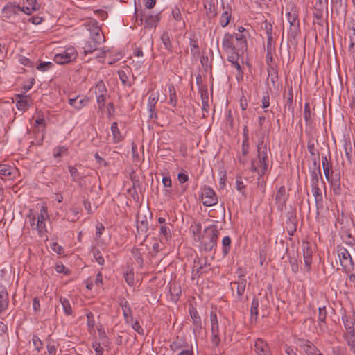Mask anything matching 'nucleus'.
Returning a JSON list of instances; mask_svg holds the SVG:
<instances>
[{"label":"nucleus","instance_id":"obj_34","mask_svg":"<svg viewBox=\"0 0 355 355\" xmlns=\"http://www.w3.org/2000/svg\"><path fill=\"white\" fill-rule=\"evenodd\" d=\"M323 12L324 8L318 4L317 6L313 7V15L315 19H317V24L320 26H323Z\"/></svg>","mask_w":355,"mask_h":355},{"label":"nucleus","instance_id":"obj_38","mask_svg":"<svg viewBox=\"0 0 355 355\" xmlns=\"http://www.w3.org/2000/svg\"><path fill=\"white\" fill-rule=\"evenodd\" d=\"M243 55H227V60L232 63V66L234 67L239 73H243L241 65L239 62V59L242 58Z\"/></svg>","mask_w":355,"mask_h":355},{"label":"nucleus","instance_id":"obj_7","mask_svg":"<svg viewBox=\"0 0 355 355\" xmlns=\"http://www.w3.org/2000/svg\"><path fill=\"white\" fill-rule=\"evenodd\" d=\"M210 322H211V342L214 347H218L220 343V331L218 318L216 313L211 311L210 313Z\"/></svg>","mask_w":355,"mask_h":355},{"label":"nucleus","instance_id":"obj_37","mask_svg":"<svg viewBox=\"0 0 355 355\" xmlns=\"http://www.w3.org/2000/svg\"><path fill=\"white\" fill-rule=\"evenodd\" d=\"M259 300L257 297H254L252 300L251 303V307H250V318L251 320H257L259 311H258V307H259Z\"/></svg>","mask_w":355,"mask_h":355},{"label":"nucleus","instance_id":"obj_39","mask_svg":"<svg viewBox=\"0 0 355 355\" xmlns=\"http://www.w3.org/2000/svg\"><path fill=\"white\" fill-rule=\"evenodd\" d=\"M15 171V168L11 167L8 165H0V175L1 178L7 177L8 178H12V175H13Z\"/></svg>","mask_w":355,"mask_h":355},{"label":"nucleus","instance_id":"obj_52","mask_svg":"<svg viewBox=\"0 0 355 355\" xmlns=\"http://www.w3.org/2000/svg\"><path fill=\"white\" fill-rule=\"evenodd\" d=\"M93 257L99 265H103L105 263L102 253L98 249H94L92 251Z\"/></svg>","mask_w":355,"mask_h":355},{"label":"nucleus","instance_id":"obj_21","mask_svg":"<svg viewBox=\"0 0 355 355\" xmlns=\"http://www.w3.org/2000/svg\"><path fill=\"white\" fill-rule=\"evenodd\" d=\"M311 191L315 198L316 209H322L323 208V196L319 185L311 186Z\"/></svg>","mask_w":355,"mask_h":355},{"label":"nucleus","instance_id":"obj_25","mask_svg":"<svg viewBox=\"0 0 355 355\" xmlns=\"http://www.w3.org/2000/svg\"><path fill=\"white\" fill-rule=\"evenodd\" d=\"M170 226L172 227L171 223L162 225L159 227V237L160 241L163 242L165 240L168 242L171 239V231Z\"/></svg>","mask_w":355,"mask_h":355},{"label":"nucleus","instance_id":"obj_23","mask_svg":"<svg viewBox=\"0 0 355 355\" xmlns=\"http://www.w3.org/2000/svg\"><path fill=\"white\" fill-rule=\"evenodd\" d=\"M21 10V7L13 3H7L2 10L5 17L9 18L12 15H17Z\"/></svg>","mask_w":355,"mask_h":355},{"label":"nucleus","instance_id":"obj_57","mask_svg":"<svg viewBox=\"0 0 355 355\" xmlns=\"http://www.w3.org/2000/svg\"><path fill=\"white\" fill-rule=\"evenodd\" d=\"M96 101L98 103V109L100 110H102L105 107L107 94H104V95L101 94V95H96Z\"/></svg>","mask_w":355,"mask_h":355},{"label":"nucleus","instance_id":"obj_20","mask_svg":"<svg viewBox=\"0 0 355 355\" xmlns=\"http://www.w3.org/2000/svg\"><path fill=\"white\" fill-rule=\"evenodd\" d=\"M89 99L86 96H77L69 99V104L76 110H80L87 106Z\"/></svg>","mask_w":355,"mask_h":355},{"label":"nucleus","instance_id":"obj_54","mask_svg":"<svg viewBox=\"0 0 355 355\" xmlns=\"http://www.w3.org/2000/svg\"><path fill=\"white\" fill-rule=\"evenodd\" d=\"M36 230H37L39 234L42 236L46 232L45 222L40 220V219H37Z\"/></svg>","mask_w":355,"mask_h":355},{"label":"nucleus","instance_id":"obj_3","mask_svg":"<svg viewBox=\"0 0 355 355\" xmlns=\"http://www.w3.org/2000/svg\"><path fill=\"white\" fill-rule=\"evenodd\" d=\"M286 17L290 25L288 34L295 38L300 33V26L298 10L293 2H288L286 6Z\"/></svg>","mask_w":355,"mask_h":355},{"label":"nucleus","instance_id":"obj_59","mask_svg":"<svg viewBox=\"0 0 355 355\" xmlns=\"http://www.w3.org/2000/svg\"><path fill=\"white\" fill-rule=\"evenodd\" d=\"M32 341H33V345L35 347V349L37 352H40L42 347V343L40 338L37 336L34 335L33 336Z\"/></svg>","mask_w":355,"mask_h":355},{"label":"nucleus","instance_id":"obj_12","mask_svg":"<svg viewBox=\"0 0 355 355\" xmlns=\"http://www.w3.org/2000/svg\"><path fill=\"white\" fill-rule=\"evenodd\" d=\"M300 347L306 355H322L319 349L310 340L306 339H300Z\"/></svg>","mask_w":355,"mask_h":355},{"label":"nucleus","instance_id":"obj_50","mask_svg":"<svg viewBox=\"0 0 355 355\" xmlns=\"http://www.w3.org/2000/svg\"><path fill=\"white\" fill-rule=\"evenodd\" d=\"M95 89H96V92H95L96 95L107 94V89H106L105 85L103 80H100L96 83Z\"/></svg>","mask_w":355,"mask_h":355},{"label":"nucleus","instance_id":"obj_41","mask_svg":"<svg viewBox=\"0 0 355 355\" xmlns=\"http://www.w3.org/2000/svg\"><path fill=\"white\" fill-rule=\"evenodd\" d=\"M267 71L268 73V78H270L273 86H275L279 79L277 69L271 64H269V67L267 68Z\"/></svg>","mask_w":355,"mask_h":355},{"label":"nucleus","instance_id":"obj_18","mask_svg":"<svg viewBox=\"0 0 355 355\" xmlns=\"http://www.w3.org/2000/svg\"><path fill=\"white\" fill-rule=\"evenodd\" d=\"M302 250L305 267L309 271L311 269L312 263V249L309 242H303Z\"/></svg>","mask_w":355,"mask_h":355},{"label":"nucleus","instance_id":"obj_2","mask_svg":"<svg viewBox=\"0 0 355 355\" xmlns=\"http://www.w3.org/2000/svg\"><path fill=\"white\" fill-rule=\"evenodd\" d=\"M257 158L252 159L251 161V171L257 172L259 179L263 176L268 168V153L270 152L267 146V144L264 141V137L259 139L257 144Z\"/></svg>","mask_w":355,"mask_h":355},{"label":"nucleus","instance_id":"obj_31","mask_svg":"<svg viewBox=\"0 0 355 355\" xmlns=\"http://www.w3.org/2000/svg\"><path fill=\"white\" fill-rule=\"evenodd\" d=\"M168 88V96L169 100L168 103L173 106V107H176L178 103V96L176 93V89L174 85L172 83H170L167 85Z\"/></svg>","mask_w":355,"mask_h":355},{"label":"nucleus","instance_id":"obj_45","mask_svg":"<svg viewBox=\"0 0 355 355\" xmlns=\"http://www.w3.org/2000/svg\"><path fill=\"white\" fill-rule=\"evenodd\" d=\"M60 303L62 304V309L64 310V313L67 315H71L73 313V310L71 306V304L68 299L61 297L60 299Z\"/></svg>","mask_w":355,"mask_h":355},{"label":"nucleus","instance_id":"obj_13","mask_svg":"<svg viewBox=\"0 0 355 355\" xmlns=\"http://www.w3.org/2000/svg\"><path fill=\"white\" fill-rule=\"evenodd\" d=\"M89 30L91 33V38L96 40V43H103L105 42V37L101 33V29L98 23L96 20H92L89 23Z\"/></svg>","mask_w":355,"mask_h":355},{"label":"nucleus","instance_id":"obj_58","mask_svg":"<svg viewBox=\"0 0 355 355\" xmlns=\"http://www.w3.org/2000/svg\"><path fill=\"white\" fill-rule=\"evenodd\" d=\"M51 248L53 251H54L59 255H62L64 252L63 248L59 244H58L56 242H53L51 243Z\"/></svg>","mask_w":355,"mask_h":355},{"label":"nucleus","instance_id":"obj_26","mask_svg":"<svg viewBox=\"0 0 355 355\" xmlns=\"http://www.w3.org/2000/svg\"><path fill=\"white\" fill-rule=\"evenodd\" d=\"M101 44V43H96V40L90 37L83 46V52L85 55L94 53Z\"/></svg>","mask_w":355,"mask_h":355},{"label":"nucleus","instance_id":"obj_48","mask_svg":"<svg viewBox=\"0 0 355 355\" xmlns=\"http://www.w3.org/2000/svg\"><path fill=\"white\" fill-rule=\"evenodd\" d=\"M318 324L320 326V328L322 329V323L325 322L326 318H327V310L326 307H320L318 309Z\"/></svg>","mask_w":355,"mask_h":355},{"label":"nucleus","instance_id":"obj_56","mask_svg":"<svg viewBox=\"0 0 355 355\" xmlns=\"http://www.w3.org/2000/svg\"><path fill=\"white\" fill-rule=\"evenodd\" d=\"M124 279L129 286H132L134 285V272L132 270L124 274Z\"/></svg>","mask_w":355,"mask_h":355},{"label":"nucleus","instance_id":"obj_32","mask_svg":"<svg viewBox=\"0 0 355 355\" xmlns=\"http://www.w3.org/2000/svg\"><path fill=\"white\" fill-rule=\"evenodd\" d=\"M322 165L323 168V171L324 176L327 180H329L331 178V171H332V164L331 162H329L327 157L322 156Z\"/></svg>","mask_w":355,"mask_h":355},{"label":"nucleus","instance_id":"obj_61","mask_svg":"<svg viewBox=\"0 0 355 355\" xmlns=\"http://www.w3.org/2000/svg\"><path fill=\"white\" fill-rule=\"evenodd\" d=\"M191 51L193 54H196L199 51L198 43L196 40L191 39L189 42Z\"/></svg>","mask_w":355,"mask_h":355},{"label":"nucleus","instance_id":"obj_51","mask_svg":"<svg viewBox=\"0 0 355 355\" xmlns=\"http://www.w3.org/2000/svg\"><path fill=\"white\" fill-rule=\"evenodd\" d=\"M231 239L230 236H226L222 240L223 244V252L224 255H226L230 252V248L231 245Z\"/></svg>","mask_w":355,"mask_h":355},{"label":"nucleus","instance_id":"obj_4","mask_svg":"<svg viewBox=\"0 0 355 355\" xmlns=\"http://www.w3.org/2000/svg\"><path fill=\"white\" fill-rule=\"evenodd\" d=\"M219 231L216 225H211L204 230L203 234L199 239L205 251H211L216 246Z\"/></svg>","mask_w":355,"mask_h":355},{"label":"nucleus","instance_id":"obj_30","mask_svg":"<svg viewBox=\"0 0 355 355\" xmlns=\"http://www.w3.org/2000/svg\"><path fill=\"white\" fill-rule=\"evenodd\" d=\"M160 21L159 13L155 15H148L145 18L144 27L148 28H155Z\"/></svg>","mask_w":355,"mask_h":355},{"label":"nucleus","instance_id":"obj_22","mask_svg":"<svg viewBox=\"0 0 355 355\" xmlns=\"http://www.w3.org/2000/svg\"><path fill=\"white\" fill-rule=\"evenodd\" d=\"M297 219L295 214L291 213L286 220V229L290 236H293L297 230Z\"/></svg>","mask_w":355,"mask_h":355},{"label":"nucleus","instance_id":"obj_17","mask_svg":"<svg viewBox=\"0 0 355 355\" xmlns=\"http://www.w3.org/2000/svg\"><path fill=\"white\" fill-rule=\"evenodd\" d=\"M246 284L247 280L243 275H239L238 280L234 281L230 284L232 291H234V288L236 286V294L239 300H241L242 296L245 292Z\"/></svg>","mask_w":355,"mask_h":355},{"label":"nucleus","instance_id":"obj_47","mask_svg":"<svg viewBox=\"0 0 355 355\" xmlns=\"http://www.w3.org/2000/svg\"><path fill=\"white\" fill-rule=\"evenodd\" d=\"M304 118L306 121V125H310L313 121L311 117V112L310 109V105L309 103H306L304 105Z\"/></svg>","mask_w":355,"mask_h":355},{"label":"nucleus","instance_id":"obj_16","mask_svg":"<svg viewBox=\"0 0 355 355\" xmlns=\"http://www.w3.org/2000/svg\"><path fill=\"white\" fill-rule=\"evenodd\" d=\"M311 176V186L319 185L320 179H322V173L320 170V164L315 159L313 162V167L310 170Z\"/></svg>","mask_w":355,"mask_h":355},{"label":"nucleus","instance_id":"obj_60","mask_svg":"<svg viewBox=\"0 0 355 355\" xmlns=\"http://www.w3.org/2000/svg\"><path fill=\"white\" fill-rule=\"evenodd\" d=\"M46 217H48L47 208L45 206H42L40 214L37 216V217H36V219H40V220L45 221Z\"/></svg>","mask_w":355,"mask_h":355},{"label":"nucleus","instance_id":"obj_28","mask_svg":"<svg viewBox=\"0 0 355 355\" xmlns=\"http://www.w3.org/2000/svg\"><path fill=\"white\" fill-rule=\"evenodd\" d=\"M8 295L6 289L0 286V313L6 310L8 306Z\"/></svg>","mask_w":355,"mask_h":355},{"label":"nucleus","instance_id":"obj_15","mask_svg":"<svg viewBox=\"0 0 355 355\" xmlns=\"http://www.w3.org/2000/svg\"><path fill=\"white\" fill-rule=\"evenodd\" d=\"M330 184V187L335 196H340L342 193V189L340 184V173H334L331 171V178L327 180Z\"/></svg>","mask_w":355,"mask_h":355},{"label":"nucleus","instance_id":"obj_64","mask_svg":"<svg viewBox=\"0 0 355 355\" xmlns=\"http://www.w3.org/2000/svg\"><path fill=\"white\" fill-rule=\"evenodd\" d=\"M332 353L333 355H345V349L340 346H336L332 347Z\"/></svg>","mask_w":355,"mask_h":355},{"label":"nucleus","instance_id":"obj_29","mask_svg":"<svg viewBox=\"0 0 355 355\" xmlns=\"http://www.w3.org/2000/svg\"><path fill=\"white\" fill-rule=\"evenodd\" d=\"M172 16L174 20L177 21L176 30H182L185 28L186 24L182 19L180 9L176 7L172 10Z\"/></svg>","mask_w":355,"mask_h":355},{"label":"nucleus","instance_id":"obj_19","mask_svg":"<svg viewBox=\"0 0 355 355\" xmlns=\"http://www.w3.org/2000/svg\"><path fill=\"white\" fill-rule=\"evenodd\" d=\"M286 200V188L284 186H281L275 195V202L279 209L282 210L285 207Z\"/></svg>","mask_w":355,"mask_h":355},{"label":"nucleus","instance_id":"obj_5","mask_svg":"<svg viewBox=\"0 0 355 355\" xmlns=\"http://www.w3.org/2000/svg\"><path fill=\"white\" fill-rule=\"evenodd\" d=\"M336 252L343 272L347 274L352 272L355 263L348 250L342 245H338Z\"/></svg>","mask_w":355,"mask_h":355},{"label":"nucleus","instance_id":"obj_49","mask_svg":"<svg viewBox=\"0 0 355 355\" xmlns=\"http://www.w3.org/2000/svg\"><path fill=\"white\" fill-rule=\"evenodd\" d=\"M231 18V12L229 10L223 12L220 17V24L222 27H225L230 22Z\"/></svg>","mask_w":355,"mask_h":355},{"label":"nucleus","instance_id":"obj_43","mask_svg":"<svg viewBox=\"0 0 355 355\" xmlns=\"http://www.w3.org/2000/svg\"><path fill=\"white\" fill-rule=\"evenodd\" d=\"M348 347L350 350L355 354V334H345L343 336Z\"/></svg>","mask_w":355,"mask_h":355},{"label":"nucleus","instance_id":"obj_36","mask_svg":"<svg viewBox=\"0 0 355 355\" xmlns=\"http://www.w3.org/2000/svg\"><path fill=\"white\" fill-rule=\"evenodd\" d=\"M111 132L113 137L114 143H119L123 140V137L118 128V123L114 122L111 125Z\"/></svg>","mask_w":355,"mask_h":355},{"label":"nucleus","instance_id":"obj_42","mask_svg":"<svg viewBox=\"0 0 355 355\" xmlns=\"http://www.w3.org/2000/svg\"><path fill=\"white\" fill-rule=\"evenodd\" d=\"M285 98V108L288 110H293V92L292 87H290Z\"/></svg>","mask_w":355,"mask_h":355},{"label":"nucleus","instance_id":"obj_27","mask_svg":"<svg viewBox=\"0 0 355 355\" xmlns=\"http://www.w3.org/2000/svg\"><path fill=\"white\" fill-rule=\"evenodd\" d=\"M121 306L123 309V314L125 318V322L127 323L130 322V321H132L133 317H132V312L131 307L127 300H123L121 303Z\"/></svg>","mask_w":355,"mask_h":355},{"label":"nucleus","instance_id":"obj_14","mask_svg":"<svg viewBox=\"0 0 355 355\" xmlns=\"http://www.w3.org/2000/svg\"><path fill=\"white\" fill-rule=\"evenodd\" d=\"M254 349L257 355H272L270 346L268 343L262 338L255 340Z\"/></svg>","mask_w":355,"mask_h":355},{"label":"nucleus","instance_id":"obj_44","mask_svg":"<svg viewBox=\"0 0 355 355\" xmlns=\"http://www.w3.org/2000/svg\"><path fill=\"white\" fill-rule=\"evenodd\" d=\"M204 7L206 9L207 15L210 17H214L217 15L214 3L212 1H207L204 4Z\"/></svg>","mask_w":355,"mask_h":355},{"label":"nucleus","instance_id":"obj_1","mask_svg":"<svg viewBox=\"0 0 355 355\" xmlns=\"http://www.w3.org/2000/svg\"><path fill=\"white\" fill-rule=\"evenodd\" d=\"M248 31L242 26L238 28V33L235 34L225 33L222 40V47L227 55H244L248 50Z\"/></svg>","mask_w":355,"mask_h":355},{"label":"nucleus","instance_id":"obj_63","mask_svg":"<svg viewBox=\"0 0 355 355\" xmlns=\"http://www.w3.org/2000/svg\"><path fill=\"white\" fill-rule=\"evenodd\" d=\"M68 168L72 180L73 181H76L79 178V172L78 171L77 168L71 166H69Z\"/></svg>","mask_w":355,"mask_h":355},{"label":"nucleus","instance_id":"obj_9","mask_svg":"<svg viewBox=\"0 0 355 355\" xmlns=\"http://www.w3.org/2000/svg\"><path fill=\"white\" fill-rule=\"evenodd\" d=\"M202 204L205 206L210 207L218 202V197L215 191L209 187H205L201 195Z\"/></svg>","mask_w":355,"mask_h":355},{"label":"nucleus","instance_id":"obj_46","mask_svg":"<svg viewBox=\"0 0 355 355\" xmlns=\"http://www.w3.org/2000/svg\"><path fill=\"white\" fill-rule=\"evenodd\" d=\"M68 148L65 146H58L53 148V155L54 157H60L67 155Z\"/></svg>","mask_w":355,"mask_h":355},{"label":"nucleus","instance_id":"obj_53","mask_svg":"<svg viewBox=\"0 0 355 355\" xmlns=\"http://www.w3.org/2000/svg\"><path fill=\"white\" fill-rule=\"evenodd\" d=\"M158 97H159L158 93L152 94L151 95H150L148 97V105H147L148 107H150V110L153 107H155V105L157 104V103L158 101Z\"/></svg>","mask_w":355,"mask_h":355},{"label":"nucleus","instance_id":"obj_24","mask_svg":"<svg viewBox=\"0 0 355 355\" xmlns=\"http://www.w3.org/2000/svg\"><path fill=\"white\" fill-rule=\"evenodd\" d=\"M347 0H331V11H335L336 14L338 15L340 12H346Z\"/></svg>","mask_w":355,"mask_h":355},{"label":"nucleus","instance_id":"obj_6","mask_svg":"<svg viewBox=\"0 0 355 355\" xmlns=\"http://www.w3.org/2000/svg\"><path fill=\"white\" fill-rule=\"evenodd\" d=\"M190 317L192 320V330L196 337L200 336L202 331V324L199 313L193 305L189 306Z\"/></svg>","mask_w":355,"mask_h":355},{"label":"nucleus","instance_id":"obj_40","mask_svg":"<svg viewBox=\"0 0 355 355\" xmlns=\"http://www.w3.org/2000/svg\"><path fill=\"white\" fill-rule=\"evenodd\" d=\"M161 40L164 46L165 49L168 52H173V46L171 42V37L168 32L164 31L161 36Z\"/></svg>","mask_w":355,"mask_h":355},{"label":"nucleus","instance_id":"obj_8","mask_svg":"<svg viewBox=\"0 0 355 355\" xmlns=\"http://www.w3.org/2000/svg\"><path fill=\"white\" fill-rule=\"evenodd\" d=\"M76 51L73 47L67 49L64 52L56 54L54 61L59 64H64L71 62L76 58Z\"/></svg>","mask_w":355,"mask_h":355},{"label":"nucleus","instance_id":"obj_62","mask_svg":"<svg viewBox=\"0 0 355 355\" xmlns=\"http://www.w3.org/2000/svg\"><path fill=\"white\" fill-rule=\"evenodd\" d=\"M52 65L53 64L50 62H41L38 66H37V69L41 71H45L49 69Z\"/></svg>","mask_w":355,"mask_h":355},{"label":"nucleus","instance_id":"obj_10","mask_svg":"<svg viewBox=\"0 0 355 355\" xmlns=\"http://www.w3.org/2000/svg\"><path fill=\"white\" fill-rule=\"evenodd\" d=\"M210 265L207 263V258L203 260L197 258L194 260L192 270L193 279L199 277L202 273L207 272L210 269Z\"/></svg>","mask_w":355,"mask_h":355},{"label":"nucleus","instance_id":"obj_55","mask_svg":"<svg viewBox=\"0 0 355 355\" xmlns=\"http://www.w3.org/2000/svg\"><path fill=\"white\" fill-rule=\"evenodd\" d=\"M118 74H119L120 80L121 81L122 84L124 86H126V85L130 86V84L128 82V76L124 71L119 70L118 71Z\"/></svg>","mask_w":355,"mask_h":355},{"label":"nucleus","instance_id":"obj_33","mask_svg":"<svg viewBox=\"0 0 355 355\" xmlns=\"http://www.w3.org/2000/svg\"><path fill=\"white\" fill-rule=\"evenodd\" d=\"M137 230L138 234H145L148 230V221L147 219L144 217L142 218L137 216Z\"/></svg>","mask_w":355,"mask_h":355},{"label":"nucleus","instance_id":"obj_11","mask_svg":"<svg viewBox=\"0 0 355 355\" xmlns=\"http://www.w3.org/2000/svg\"><path fill=\"white\" fill-rule=\"evenodd\" d=\"M342 321L346 330V334H354L355 330V311L346 312L342 315Z\"/></svg>","mask_w":355,"mask_h":355},{"label":"nucleus","instance_id":"obj_35","mask_svg":"<svg viewBox=\"0 0 355 355\" xmlns=\"http://www.w3.org/2000/svg\"><path fill=\"white\" fill-rule=\"evenodd\" d=\"M29 97L28 96L18 95L17 97L16 106L19 110H25L28 107Z\"/></svg>","mask_w":355,"mask_h":355}]
</instances>
